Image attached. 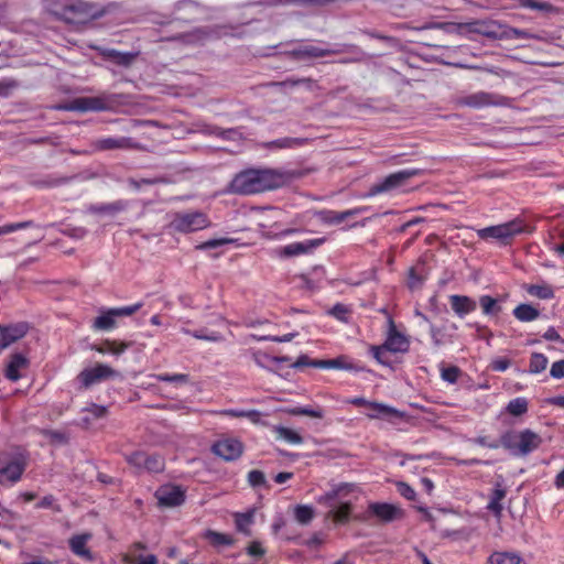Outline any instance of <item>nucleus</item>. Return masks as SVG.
Instances as JSON below:
<instances>
[{
  "mask_svg": "<svg viewBox=\"0 0 564 564\" xmlns=\"http://www.w3.org/2000/svg\"><path fill=\"white\" fill-rule=\"evenodd\" d=\"M42 7L45 13L53 19L68 25H87L93 21L104 18L110 12L115 3L99 6L87 0H43Z\"/></svg>",
  "mask_w": 564,
  "mask_h": 564,
  "instance_id": "1",
  "label": "nucleus"
},
{
  "mask_svg": "<svg viewBox=\"0 0 564 564\" xmlns=\"http://www.w3.org/2000/svg\"><path fill=\"white\" fill-rule=\"evenodd\" d=\"M297 174L278 169H248L238 173L230 182L234 194L250 195L280 188L292 182Z\"/></svg>",
  "mask_w": 564,
  "mask_h": 564,
  "instance_id": "2",
  "label": "nucleus"
},
{
  "mask_svg": "<svg viewBox=\"0 0 564 564\" xmlns=\"http://www.w3.org/2000/svg\"><path fill=\"white\" fill-rule=\"evenodd\" d=\"M352 487L350 484H340L317 499L318 503L329 508L328 514L337 523H345L349 520L351 501L346 500L345 497L352 490Z\"/></svg>",
  "mask_w": 564,
  "mask_h": 564,
  "instance_id": "3",
  "label": "nucleus"
},
{
  "mask_svg": "<svg viewBox=\"0 0 564 564\" xmlns=\"http://www.w3.org/2000/svg\"><path fill=\"white\" fill-rule=\"evenodd\" d=\"M501 444L505 448L525 456L540 447L542 437L538 433L525 429L516 433H506L501 437Z\"/></svg>",
  "mask_w": 564,
  "mask_h": 564,
  "instance_id": "4",
  "label": "nucleus"
},
{
  "mask_svg": "<svg viewBox=\"0 0 564 564\" xmlns=\"http://www.w3.org/2000/svg\"><path fill=\"white\" fill-rule=\"evenodd\" d=\"M462 28H466L469 32L478 33L489 39H502L503 28L496 21H474L465 24L436 22L424 26V29H441L446 32H454Z\"/></svg>",
  "mask_w": 564,
  "mask_h": 564,
  "instance_id": "5",
  "label": "nucleus"
},
{
  "mask_svg": "<svg viewBox=\"0 0 564 564\" xmlns=\"http://www.w3.org/2000/svg\"><path fill=\"white\" fill-rule=\"evenodd\" d=\"M210 225L206 214L195 210L175 213L169 225L170 229L181 234H189L207 228Z\"/></svg>",
  "mask_w": 564,
  "mask_h": 564,
  "instance_id": "6",
  "label": "nucleus"
},
{
  "mask_svg": "<svg viewBox=\"0 0 564 564\" xmlns=\"http://www.w3.org/2000/svg\"><path fill=\"white\" fill-rule=\"evenodd\" d=\"M457 106L468 107L473 109H481L486 107H505L509 106L510 98L488 91H476L456 100Z\"/></svg>",
  "mask_w": 564,
  "mask_h": 564,
  "instance_id": "7",
  "label": "nucleus"
},
{
  "mask_svg": "<svg viewBox=\"0 0 564 564\" xmlns=\"http://www.w3.org/2000/svg\"><path fill=\"white\" fill-rule=\"evenodd\" d=\"M143 306L142 302L134 303L132 305L102 308L100 315H98L93 322V328L95 330H111L117 326L116 319L119 317L131 316L137 313Z\"/></svg>",
  "mask_w": 564,
  "mask_h": 564,
  "instance_id": "8",
  "label": "nucleus"
},
{
  "mask_svg": "<svg viewBox=\"0 0 564 564\" xmlns=\"http://www.w3.org/2000/svg\"><path fill=\"white\" fill-rule=\"evenodd\" d=\"M422 174L419 169H406L389 174L381 181L375 183L368 192V196H376L388 193L403 186L410 178Z\"/></svg>",
  "mask_w": 564,
  "mask_h": 564,
  "instance_id": "9",
  "label": "nucleus"
},
{
  "mask_svg": "<svg viewBox=\"0 0 564 564\" xmlns=\"http://www.w3.org/2000/svg\"><path fill=\"white\" fill-rule=\"evenodd\" d=\"M523 231L521 220L514 219L505 224L489 226L477 231L480 239H496L502 243H508L516 235Z\"/></svg>",
  "mask_w": 564,
  "mask_h": 564,
  "instance_id": "10",
  "label": "nucleus"
},
{
  "mask_svg": "<svg viewBox=\"0 0 564 564\" xmlns=\"http://www.w3.org/2000/svg\"><path fill=\"white\" fill-rule=\"evenodd\" d=\"M26 467L28 456L24 453L13 454L0 468V485L13 486L21 479Z\"/></svg>",
  "mask_w": 564,
  "mask_h": 564,
  "instance_id": "11",
  "label": "nucleus"
},
{
  "mask_svg": "<svg viewBox=\"0 0 564 564\" xmlns=\"http://www.w3.org/2000/svg\"><path fill=\"white\" fill-rule=\"evenodd\" d=\"M126 460L138 471L161 473L165 467L164 458L161 455L148 454L142 451L126 455Z\"/></svg>",
  "mask_w": 564,
  "mask_h": 564,
  "instance_id": "12",
  "label": "nucleus"
},
{
  "mask_svg": "<svg viewBox=\"0 0 564 564\" xmlns=\"http://www.w3.org/2000/svg\"><path fill=\"white\" fill-rule=\"evenodd\" d=\"M119 373L117 370L105 364H97L93 368H86L82 370L77 377L82 386L87 389L95 383L100 381L115 378Z\"/></svg>",
  "mask_w": 564,
  "mask_h": 564,
  "instance_id": "13",
  "label": "nucleus"
},
{
  "mask_svg": "<svg viewBox=\"0 0 564 564\" xmlns=\"http://www.w3.org/2000/svg\"><path fill=\"white\" fill-rule=\"evenodd\" d=\"M212 452L226 462L238 459L243 453V444L232 437L221 438L212 446Z\"/></svg>",
  "mask_w": 564,
  "mask_h": 564,
  "instance_id": "14",
  "label": "nucleus"
},
{
  "mask_svg": "<svg viewBox=\"0 0 564 564\" xmlns=\"http://www.w3.org/2000/svg\"><path fill=\"white\" fill-rule=\"evenodd\" d=\"M29 329L30 326L25 322L0 324V350H4L22 339L28 334Z\"/></svg>",
  "mask_w": 564,
  "mask_h": 564,
  "instance_id": "15",
  "label": "nucleus"
},
{
  "mask_svg": "<svg viewBox=\"0 0 564 564\" xmlns=\"http://www.w3.org/2000/svg\"><path fill=\"white\" fill-rule=\"evenodd\" d=\"M95 151L137 150L139 142L130 137H104L93 142Z\"/></svg>",
  "mask_w": 564,
  "mask_h": 564,
  "instance_id": "16",
  "label": "nucleus"
},
{
  "mask_svg": "<svg viewBox=\"0 0 564 564\" xmlns=\"http://www.w3.org/2000/svg\"><path fill=\"white\" fill-rule=\"evenodd\" d=\"M326 241L325 238L307 239L304 241L292 242L281 247L278 254L282 258H291L313 252L316 248Z\"/></svg>",
  "mask_w": 564,
  "mask_h": 564,
  "instance_id": "17",
  "label": "nucleus"
},
{
  "mask_svg": "<svg viewBox=\"0 0 564 564\" xmlns=\"http://www.w3.org/2000/svg\"><path fill=\"white\" fill-rule=\"evenodd\" d=\"M383 346L389 352L394 354L406 352L410 348V340L405 335L401 334L397 329L394 322L391 318L389 319V329Z\"/></svg>",
  "mask_w": 564,
  "mask_h": 564,
  "instance_id": "18",
  "label": "nucleus"
},
{
  "mask_svg": "<svg viewBox=\"0 0 564 564\" xmlns=\"http://www.w3.org/2000/svg\"><path fill=\"white\" fill-rule=\"evenodd\" d=\"M30 366V361L22 352H13L9 356V360L4 368V377L10 381H18L22 378V371Z\"/></svg>",
  "mask_w": 564,
  "mask_h": 564,
  "instance_id": "19",
  "label": "nucleus"
},
{
  "mask_svg": "<svg viewBox=\"0 0 564 564\" xmlns=\"http://www.w3.org/2000/svg\"><path fill=\"white\" fill-rule=\"evenodd\" d=\"M160 506L177 507L185 500V492L178 486H164L156 491Z\"/></svg>",
  "mask_w": 564,
  "mask_h": 564,
  "instance_id": "20",
  "label": "nucleus"
},
{
  "mask_svg": "<svg viewBox=\"0 0 564 564\" xmlns=\"http://www.w3.org/2000/svg\"><path fill=\"white\" fill-rule=\"evenodd\" d=\"M369 511L384 522H391L403 516V512L400 508L394 505L384 502H375L369 505Z\"/></svg>",
  "mask_w": 564,
  "mask_h": 564,
  "instance_id": "21",
  "label": "nucleus"
},
{
  "mask_svg": "<svg viewBox=\"0 0 564 564\" xmlns=\"http://www.w3.org/2000/svg\"><path fill=\"white\" fill-rule=\"evenodd\" d=\"M90 539H91L90 533L73 535L68 541L69 549L77 556L84 557L88 561H93L94 560L93 554L89 551V549L86 547V544Z\"/></svg>",
  "mask_w": 564,
  "mask_h": 564,
  "instance_id": "22",
  "label": "nucleus"
},
{
  "mask_svg": "<svg viewBox=\"0 0 564 564\" xmlns=\"http://www.w3.org/2000/svg\"><path fill=\"white\" fill-rule=\"evenodd\" d=\"M100 55L119 66H130L137 57V53L120 52L115 48H100Z\"/></svg>",
  "mask_w": 564,
  "mask_h": 564,
  "instance_id": "23",
  "label": "nucleus"
},
{
  "mask_svg": "<svg viewBox=\"0 0 564 564\" xmlns=\"http://www.w3.org/2000/svg\"><path fill=\"white\" fill-rule=\"evenodd\" d=\"M449 303L452 310L459 317H464L465 315L474 312L477 306L476 302L469 296L457 294L449 296Z\"/></svg>",
  "mask_w": 564,
  "mask_h": 564,
  "instance_id": "24",
  "label": "nucleus"
},
{
  "mask_svg": "<svg viewBox=\"0 0 564 564\" xmlns=\"http://www.w3.org/2000/svg\"><path fill=\"white\" fill-rule=\"evenodd\" d=\"M131 343L128 341H119V340H111V339H105L99 345H93L91 349L99 352V354H111L113 356H120L123 354L128 348L131 347Z\"/></svg>",
  "mask_w": 564,
  "mask_h": 564,
  "instance_id": "25",
  "label": "nucleus"
},
{
  "mask_svg": "<svg viewBox=\"0 0 564 564\" xmlns=\"http://www.w3.org/2000/svg\"><path fill=\"white\" fill-rule=\"evenodd\" d=\"M370 412L367 413V416L370 419H391L397 417L401 419L404 416L402 412L397 410L395 408L389 406L383 403L372 402L369 403Z\"/></svg>",
  "mask_w": 564,
  "mask_h": 564,
  "instance_id": "26",
  "label": "nucleus"
},
{
  "mask_svg": "<svg viewBox=\"0 0 564 564\" xmlns=\"http://www.w3.org/2000/svg\"><path fill=\"white\" fill-rule=\"evenodd\" d=\"M70 109L79 111H100L106 109V105L100 98L83 97L75 99Z\"/></svg>",
  "mask_w": 564,
  "mask_h": 564,
  "instance_id": "27",
  "label": "nucleus"
},
{
  "mask_svg": "<svg viewBox=\"0 0 564 564\" xmlns=\"http://www.w3.org/2000/svg\"><path fill=\"white\" fill-rule=\"evenodd\" d=\"M295 59H304V58H318L325 57L327 53L323 52V47L306 45L303 47L293 48L285 53Z\"/></svg>",
  "mask_w": 564,
  "mask_h": 564,
  "instance_id": "28",
  "label": "nucleus"
},
{
  "mask_svg": "<svg viewBox=\"0 0 564 564\" xmlns=\"http://www.w3.org/2000/svg\"><path fill=\"white\" fill-rule=\"evenodd\" d=\"M308 143V139L306 138H280L270 142H267L264 144V148L267 149H296L304 147Z\"/></svg>",
  "mask_w": 564,
  "mask_h": 564,
  "instance_id": "29",
  "label": "nucleus"
},
{
  "mask_svg": "<svg viewBox=\"0 0 564 564\" xmlns=\"http://www.w3.org/2000/svg\"><path fill=\"white\" fill-rule=\"evenodd\" d=\"M361 208L348 209L344 212L326 210L322 213V220L326 224L338 225L347 218L361 213Z\"/></svg>",
  "mask_w": 564,
  "mask_h": 564,
  "instance_id": "30",
  "label": "nucleus"
},
{
  "mask_svg": "<svg viewBox=\"0 0 564 564\" xmlns=\"http://www.w3.org/2000/svg\"><path fill=\"white\" fill-rule=\"evenodd\" d=\"M512 314L519 322L523 323L532 322L540 317V311L527 303L516 306Z\"/></svg>",
  "mask_w": 564,
  "mask_h": 564,
  "instance_id": "31",
  "label": "nucleus"
},
{
  "mask_svg": "<svg viewBox=\"0 0 564 564\" xmlns=\"http://www.w3.org/2000/svg\"><path fill=\"white\" fill-rule=\"evenodd\" d=\"M506 497V490L501 487L500 484H497L495 489L490 495L489 502L487 505V509L491 511L496 517H500L503 510L501 501Z\"/></svg>",
  "mask_w": 564,
  "mask_h": 564,
  "instance_id": "32",
  "label": "nucleus"
},
{
  "mask_svg": "<svg viewBox=\"0 0 564 564\" xmlns=\"http://www.w3.org/2000/svg\"><path fill=\"white\" fill-rule=\"evenodd\" d=\"M523 288L529 295L540 300H551L554 297V290L546 282H542L540 284H525Z\"/></svg>",
  "mask_w": 564,
  "mask_h": 564,
  "instance_id": "33",
  "label": "nucleus"
},
{
  "mask_svg": "<svg viewBox=\"0 0 564 564\" xmlns=\"http://www.w3.org/2000/svg\"><path fill=\"white\" fill-rule=\"evenodd\" d=\"M519 7L540 11L546 14L558 13V9L554 7L552 3L546 1H536V0H517Z\"/></svg>",
  "mask_w": 564,
  "mask_h": 564,
  "instance_id": "34",
  "label": "nucleus"
},
{
  "mask_svg": "<svg viewBox=\"0 0 564 564\" xmlns=\"http://www.w3.org/2000/svg\"><path fill=\"white\" fill-rule=\"evenodd\" d=\"M489 564H520L521 556L517 552H494L488 557Z\"/></svg>",
  "mask_w": 564,
  "mask_h": 564,
  "instance_id": "35",
  "label": "nucleus"
},
{
  "mask_svg": "<svg viewBox=\"0 0 564 564\" xmlns=\"http://www.w3.org/2000/svg\"><path fill=\"white\" fill-rule=\"evenodd\" d=\"M323 369H339V370H352L355 369L352 364L348 361L345 356H339L334 359H322L321 362L315 364Z\"/></svg>",
  "mask_w": 564,
  "mask_h": 564,
  "instance_id": "36",
  "label": "nucleus"
},
{
  "mask_svg": "<svg viewBox=\"0 0 564 564\" xmlns=\"http://www.w3.org/2000/svg\"><path fill=\"white\" fill-rule=\"evenodd\" d=\"M127 204L123 200H116L109 204H100L90 206V212L95 214H116L126 209Z\"/></svg>",
  "mask_w": 564,
  "mask_h": 564,
  "instance_id": "37",
  "label": "nucleus"
},
{
  "mask_svg": "<svg viewBox=\"0 0 564 564\" xmlns=\"http://www.w3.org/2000/svg\"><path fill=\"white\" fill-rule=\"evenodd\" d=\"M502 39H506V40H513V39H524V40H529V39H534V40H541L542 37L536 35V34H533L527 30H522V29H517V28H503L502 29V35H501Z\"/></svg>",
  "mask_w": 564,
  "mask_h": 564,
  "instance_id": "38",
  "label": "nucleus"
},
{
  "mask_svg": "<svg viewBox=\"0 0 564 564\" xmlns=\"http://www.w3.org/2000/svg\"><path fill=\"white\" fill-rule=\"evenodd\" d=\"M274 432L276 433L279 438L284 440L290 444H302L303 437L294 430L284 427V426H275Z\"/></svg>",
  "mask_w": 564,
  "mask_h": 564,
  "instance_id": "39",
  "label": "nucleus"
},
{
  "mask_svg": "<svg viewBox=\"0 0 564 564\" xmlns=\"http://www.w3.org/2000/svg\"><path fill=\"white\" fill-rule=\"evenodd\" d=\"M479 304L485 315H497L501 312V306L498 301L490 295H481L479 297Z\"/></svg>",
  "mask_w": 564,
  "mask_h": 564,
  "instance_id": "40",
  "label": "nucleus"
},
{
  "mask_svg": "<svg viewBox=\"0 0 564 564\" xmlns=\"http://www.w3.org/2000/svg\"><path fill=\"white\" fill-rule=\"evenodd\" d=\"M528 400L525 398L519 397L509 401L506 410L513 416H520L528 412Z\"/></svg>",
  "mask_w": 564,
  "mask_h": 564,
  "instance_id": "41",
  "label": "nucleus"
},
{
  "mask_svg": "<svg viewBox=\"0 0 564 564\" xmlns=\"http://www.w3.org/2000/svg\"><path fill=\"white\" fill-rule=\"evenodd\" d=\"M206 538L214 546H229L234 544V539L225 533L208 530Z\"/></svg>",
  "mask_w": 564,
  "mask_h": 564,
  "instance_id": "42",
  "label": "nucleus"
},
{
  "mask_svg": "<svg viewBox=\"0 0 564 564\" xmlns=\"http://www.w3.org/2000/svg\"><path fill=\"white\" fill-rule=\"evenodd\" d=\"M547 358L543 354L533 352L530 358L529 371L531 373H540L546 369Z\"/></svg>",
  "mask_w": 564,
  "mask_h": 564,
  "instance_id": "43",
  "label": "nucleus"
},
{
  "mask_svg": "<svg viewBox=\"0 0 564 564\" xmlns=\"http://www.w3.org/2000/svg\"><path fill=\"white\" fill-rule=\"evenodd\" d=\"M295 520L301 524H308L314 518V509L311 506L300 505L294 510Z\"/></svg>",
  "mask_w": 564,
  "mask_h": 564,
  "instance_id": "44",
  "label": "nucleus"
},
{
  "mask_svg": "<svg viewBox=\"0 0 564 564\" xmlns=\"http://www.w3.org/2000/svg\"><path fill=\"white\" fill-rule=\"evenodd\" d=\"M253 521V513L252 512H247V513H237L235 516V523H236V528L239 532H242L247 535L250 534V531H249V525L252 523Z\"/></svg>",
  "mask_w": 564,
  "mask_h": 564,
  "instance_id": "45",
  "label": "nucleus"
},
{
  "mask_svg": "<svg viewBox=\"0 0 564 564\" xmlns=\"http://www.w3.org/2000/svg\"><path fill=\"white\" fill-rule=\"evenodd\" d=\"M323 52L327 53L326 56L347 53L359 54V46L352 43L337 44L334 48H323Z\"/></svg>",
  "mask_w": 564,
  "mask_h": 564,
  "instance_id": "46",
  "label": "nucleus"
},
{
  "mask_svg": "<svg viewBox=\"0 0 564 564\" xmlns=\"http://www.w3.org/2000/svg\"><path fill=\"white\" fill-rule=\"evenodd\" d=\"M158 381L172 382L178 384H185L189 381V376L186 373H158L153 376Z\"/></svg>",
  "mask_w": 564,
  "mask_h": 564,
  "instance_id": "47",
  "label": "nucleus"
},
{
  "mask_svg": "<svg viewBox=\"0 0 564 564\" xmlns=\"http://www.w3.org/2000/svg\"><path fill=\"white\" fill-rule=\"evenodd\" d=\"M185 334L193 336L194 338L206 340V341H219L221 339V335L217 332H206L205 329L198 330H189L184 329Z\"/></svg>",
  "mask_w": 564,
  "mask_h": 564,
  "instance_id": "48",
  "label": "nucleus"
},
{
  "mask_svg": "<svg viewBox=\"0 0 564 564\" xmlns=\"http://www.w3.org/2000/svg\"><path fill=\"white\" fill-rule=\"evenodd\" d=\"M19 86V82L14 78L6 77L0 79V97H10Z\"/></svg>",
  "mask_w": 564,
  "mask_h": 564,
  "instance_id": "49",
  "label": "nucleus"
},
{
  "mask_svg": "<svg viewBox=\"0 0 564 564\" xmlns=\"http://www.w3.org/2000/svg\"><path fill=\"white\" fill-rule=\"evenodd\" d=\"M289 413L292 415H305L314 419H322L324 416V412L322 409H312L306 406H296L289 410Z\"/></svg>",
  "mask_w": 564,
  "mask_h": 564,
  "instance_id": "50",
  "label": "nucleus"
},
{
  "mask_svg": "<svg viewBox=\"0 0 564 564\" xmlns=\"http://www.w3.org/2000/svg\"><path fill=\"white\" fill-rule=\"evenodd\" d=\"M248 484L253 487H263L267 485V479L264 474L261 470L252 469L248 473L247 476Z\"/></svg>",
  "mask_w": 564,
  "mask_h": 564,
  "instance_id": "51",
  "label": "nucleus"
},
{
  "mask_svg": "<svg viewBox=\"0 0 564 564\" xmlns=\"http://www.w3.org/2000/svg\"><path fill=\"white\" fill-rule=\"evenodd\" d=\"M430 334L432 337V341H433L434 346H436V347L452 341L451 336L448 338H445L443 329L440 327H436L433 324L430 325Z\"/></svg>",
  "mask_w": 564,
  "mask_h": 564,
  "instance_id": "52",
  "label": "nucleus"
},
{
  "mask_svg": "<svg viewBox=\"0 0 564 564\" xmlns=\"http://www.w3.org/2000/svg\"><path fill=\"white\" fill-rule=\"evenodd\" d=\"M370 352L372 355V357L380 364V365H383V366H388L390 365V360L389 358L387 357V348H384L383 344L380 345V346H370Z\"/></svg>",
  "mask_w": 564,
  "mask_h": 564,
  "instance_id": "53",
  "label": "nucleus"
},
{
  "mask_svg": "<svg viewBox=\"0 0 564 564\" xmlns=\"http://www.w3.org/2000/svg\"><path fill=\"white\" fill-rule=\"evenodd\" d=\"M235 240L231 238H218V239H210L207 240L200 245H198L196 248L199 250H208V249H215L220 246L232 243Z\"/></svg>",
  "mask_w": 564,
  "mask_h": 564,
  "instance_id": "54",
  "label": "nucleus"
},
{
  "mask_svg": "<svg viewBox=\"0 0 564 564\" xmlns=\"http://www.w3.org/2000/svg\"><path fill=\"white\" fill-rule=\"evenodd\" d=\"M459 375L460 370L456 366L444 368L441 372L442 379L448 383H456Z\"/></svg>",
  "mask_w": 564,
  "mask_h": 564,
  "instance_id": "55",
  "label": "nucleus"
},
{
  "mask_svg": "<svg viewBox=\"0 0 564 564\" xmlns=\"http://www.w3.org/2000/svg\"><path fill=\"white\" fill-rule=\"evenodd\" d=\"M42 434L55 444H66L68 438L65 433L54 430H43Z\"/></svg>",
  "mask_w": 564,
  "mask_h": 564,
  "instance_id": "56",
  "label": "nucleus"
},
{
  "mask_svg": "<svg viewBox=\"0 0 564 564\" xmlns=\"http://www.w3.org/2000/svg\"><path fill=\"white\" fill-rule=\"evenodd\" d=\"M247 554L256 560L262 558L265 554V550L259 541H252L247 546Z\"/></svg>",
  "mask_w": 564,
  "mask_h": 564,
  "instance_id": "57",
  "label": "nucleus"
},
{
  "mask_svg": "<svg viewBox=\"0 0 564 564\" xmlns=\"http://www.w3.org/2000/svg\"><path fill=\"white\" fill-rule=\"evenodd\" d=\"M329 314L340 322H347L349 310L346 305L337 303L332 307Z\"/></svg>",
  "mask_w": 564,
  "mask_h": 564,
  "instance_id": "58",
  "label": "nucleus"
},
{
  "mask_svg": "<svg viewBox=\"0 0 564 564\" xmlns=\"http://www.w3.org/2000/svg\"><path fill=\"white\" fill-rule=\"evenodd\" d=\"M322 359H311L308 356L306 355H301L296 361H294L292 364V367L295 368V369H300V368H303V367H314V368H319V366H316L315 364H318L321 362Z\"/></svg>",
  "mask_w": 564,
  "mask_h": 564,
  "instance_id": "59",
  "label": "nucleus"
},
{
  "mask_svg": "<svg viewBox=\"0 0 564 564\" xmlns=\"http://www.w3.org/2000/svg\"><path fill=\"white\" fill-rule=\"evenodd\" d=\"M398 492L408 500H414L416 497L415 490L404 481L397 482Z\"/></svg>",
  "mask_w": 564,
  "mask_h": 564,
  "instance_id": "60",
  "label": "nucleus"
},
{
  "mask_svg": "<svg viewBox=\"0 0 564 564\" xmlns=\"http://www.w3.org/2000/svg\"><path fill=\"white\" fill-rule=\"evenodd\" d=\"M423 284V278L419 275L414 268L409 270L408 286L411 290L419 289Z\"/></svg>",
  "mask_w": 564,
  "mask_h": 564,
  "instance_id": "61",
  "label": "nucleus"
},
{
  "mask_svg": "<svg viewBox=\"0 0 564 564\" xmlns=\"http://www.w3.org/2000/svg\"><path fill=\"white\" fill-rule=\"evenodd\" d=\"M32 225H33L32 221H22V223L4 225V226L0 227V235L10 234V232L19 230V229L28 228Z\"/></svg>",
  "mask_w": 564,
  "mask_h": 564,
  "instance_id": "62",
  "label": "nucleus"
},
{
  "mask_svg": "<svg viewBox=\"0 0 564 564\" xmlns=\"http://www.w3.org/2000/svg\"><path fill=\"white\" fill-rule=\"evenodd\" d=\"M551 377L554 379H562L564 378V360H557L552 364L551 370H550Z\"/></svg>",
  "mask_w": 564,
  "mask_h": 564,
  "instance_id": "63",
  "label": "nucleus"
},
{
  "mask_svg": "<svg viewBox=\"0 0 564 564\" xmlns=\"http://www.w3.org/2000/svg\"><path fill=\"white\" fill-rule=\"evenodd\" d=\"M510 367V360L507 358H498L491 361L490 368L494 371H506Z\"/></svg>",
  "mask_w": 564,
  "mask_h": 564,
  "instance_id": "64",
  "label": "nucleus"
}]
</instances>
